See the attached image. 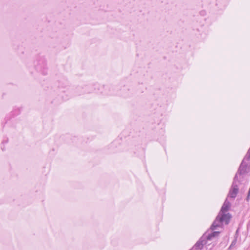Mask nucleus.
<instances>
[{
    "label": "nucleus",
    "mask_w": 250,
    "mask_h": 250,
    "mask_svg": "<svg viewBox=\"0 0 250 250\" xmlns=\"http://www.w3.org/2000/svg\"><path fill=\"white\" fill-rule=\"evenodd\" d=\"M230 207V203L226 200L221 208L220 212L210 226V229L211 230H213L217 229L218 228L222 227L223 222H225L226 225H228L229 223L231 218V215L229 213L226 214L225 213L229 210Z\"/></svg>",
    "instance_id": "1"
},
{
    "label": "nucleus",
    "mask_w": 250,
    "mask_h": 250,
    "mask_svg": "<svg viewBox=\"0 0 250 250\" xmlns=\"http://www.w3.org/2000/svg\"><path fill=\"white\" fill-rule=\"evenodd\" d=\"M237 174L235 175L231 188L229 191L228 196L232 198H235L239 191L238 186L237 184Z\"/></svg>",
    "instance_id": "2"
},
{
    "label": "nucleus",
    "mask_w": 250,
    "mask_h": 250,
    "mask_svg": "<svg viewBox=\"0 0 250 250\" xmlns=\"http://www.w3.org/2000/svg\"><path fill=\"white\" fill-rule=\"evenodd\" d=\"M207 244V240L205 238V235L202 236L200 239L197 242L194 246L189 250H201L204 245Z\"/></svg>",
    "instance_id": "3"
},
{
    "label": "nucleus",
    "mask_w": 250,
    "mask_h": 250,
    "mask_svg": "<svg viewBox=\"0 0 250 250\" xmlns=\"http://www.w3.org/2000/svg\"><path fill=\"white\" fill-rule=\"evenodd\" d=\"M246 170H247V166L246 165L244 164V162L243 161L239 167V168L237 171V173L236 174H237V175H238V174H239L240 175L243 174L246 172ZM237 180H238L237 179Z\"/></svg>",
    "instance_id": "4"
},
{
    "label": "nucleus",
    "mask_w": 250,
    "mask_h": 250,
    "mask_svg": "<svg viewBox=\"0 0 250 250\" xmlns=\"http://www.w3.org/2000/svg\"><path fill=\"white\" fill-rule=\"evenodd\" d=\"M220 233L219 231H213L210 234H208L207 236H205L206 239L208 240H210L212 239V238L216 237L218 236Z\"/></svg>",
    "instance_id": "5"
},
{
    "label": "nucleus",
    "mask_w": 250,
    "mask_h": 250,
    "mask_svg": "<svg viewBox=\"0 0 250 250\" xmlns=\"http://www.w3.org/2000/svg\"><path fill=\"white\" fill-rule=\"evenodd\" d=\"M235 243H236L235 241H233L231 243V244L230 246H229V250L231 249V248L232 246H233V245H234L235 244Z\"/></svg>",
    "instance_id": "6"
},
{
    "label": "nucleus",
    "mask_w": 250,
    "mask_h": 250,
    "mask_svg": "<svg viewBox=\"0 0 250 250\" xmlns=\"http://www.w3.org/2000/svg\"><path fill=\"white\" fill-rule=\"evenodd\" d=\"M250 197V188L248 192V196H247V200H248Z\"/></svg>",
    "instance_id": "7"
}]
</instances>
